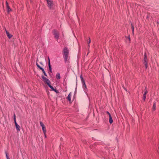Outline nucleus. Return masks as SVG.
Returning <instances> with one entry per match:
<instances>
[{
  "mask_svg": "<svg viewBox=\"0 0 159 159\" xmlns=\"http://www.w3.org/2000/svg\"><path fill=\"white\" fill-rule=\"evenodd\" d=\"M15 126L16 129L18 131H19L20 130V126L17 124H16V125H15Z\"/></svg>",
  "mask_w": 159,
  "mask_h": 159,
  "instance_id": "9b49d317",
  "label": "nucleus"
},
{
  "mask_svg": "<svg viewBox=\"0 0 159 159\" xmlns=\"http://www.w3.org/2000/svg\"><path fill=\"white\" fill-rule=\"evenodd\" d=\"M53 32L55 38L56 39H58L59 37V34L58 32L56 30H54L53 31Z\"/></svg>",
  "mask_w": 159,
  "mask_h": 159,
  "instance_id": "20e7f679",
  "label": "nucleus"
},
{
  "mask_svg": "<svg viewBox=\"0 0 159 159\" xmlns=\"http://www.w3.org/2000/svg\"><path fill=\"white\" fill-rule=\"evenodd\" d=\"M42 70V72H43V73L44 75L45 76H47V75L46 74V73L45 72L44 70V69L43 68L42 70Z\"/></svg>",
  "mask_w": 159,
  "mask_h": 159,
  "instance_id": "aec40b11",
  "label": "nucleus"
},
{
  "mask_svg": "<svg viewBox=\"0 0 159 159\" xmlns=\"http://www.w3.org/2000/svg\"><path fill=\"white\" fill-rule=\"evenodd\" d=\"M15 119H16V115H15V114H14V120H15Z\"/></svg>",
  "mask_w": 159,
  "mask_h": 159,
  "instance_id": "a878e982",
  "label": "nucleus"
},
{
  "mask_svg": "<svg viewBox=\"0 0 159 159\" xmlns=\"http://www.w3.org/2000/svg\"><path fill=\"white\" fill-rule=\"evenodd\" d=\"M42 127L44 134L45 135V137H46V129L45 126L44 125L43 126H42Z\"/></svg>",
  "mask_w": 159,
  "mask_h": 159,
  "instance_id": "0eeeda50",
  "label": "nucleus"
},
{
  "mask_svg": "<svg viewBox=\"0 0 159 159\" xmlns=\"http://www.w3.org/2000/svg\"><path fill=\"white\" fill-rule=\"evenodd\" d=\"M6 5H7V6H9L8 5V3H7V2L6 1Z\"/></svg>",
  "mask_w": 159,
  "mask_h": 159,
  "instance_id": "cd10ccee",
  "label": "nucleus"
},
{
  "mask_svg": "<svg viewBox=\"0 0 159 159\" xmlns=\"http://www.w3.org/2000/svg\"><path fill=\"white\" fill-rule=\"evenodd\" d=\"M129 40H130V38H129Z\"/></svg>",
  "mask_w": 159,
  "mask_h": 159,
  "instance_id": "2f4dec72",
  "label": "nucleus"
},
{
  "mask_svg": "<svg viewBox=\"0 0 159 159\" xmlns=\"http://www.w3.org/2000/svg\"><path fill=\"white\" fill-rule=\"evenodd\" d=\"M90 43V39L89 38V41H88V44H89L88 45V46L89 47V44Z\"/></svg>",
  "mask_w": 159,
  "mask_h": 159,
  "instance_id": "4be33fe9",
  "label": "nucleus"
},
{
  "mask_svg": "<svg viewBox=\"0 0 159 159\" xmlns=\"http://www.w3.org/2000/svg\"><path fill=\"white\" fill-rule=\"evenodd\" d=\"M63 52L64 53V61L65 62L66 61L68 58V51L66 47H65L64 49Z\"/></svg>",
  "mask_w": 159,
  "mask_h": 159,
  "instance_id": "f257e3e1",
  "label": "nucleus"
},
{
  "mask_svg": "<svg viewBox=\"0 0 159 159\" xmlns=\"http://www.w3.org/2000/svg\"><path fill=\"white\" fill-rule=\"evenodd\" d=\"M45 83L46 84L48 85H48H50V84L51 83L50 81L49 80H48V81H46Z\"/></svg>",
  "mask_w": 159,
  "mask_h": 159,
  "instance_id": "dca6fc26",
  "label": "nucleus"
},
{
  "mask_svg": "<svg viewBox=\"0 0 159 159\" xmlns=\"http://www.w3.org/2000/svg\"><path fill=\"white\" fill-rule=\"evenodd\" d=\"M36 65L37 66V67L40 70H42L43 69V68L42 67H41L40 66L38 65V64L37 63H36Z\"/></svg>",
  "mask_w": 159,
  "mask_h": 159,
  "instance_id": "6ab92c4d",
  "label": "nucleus"
},
{
  "mask_svg": "<svg viewBox=\"0 0 159 159\" xmlns=\"http://www.w3.org/2000/svg\"><path fill=\"white\" fill-rule=\"evenodd\" d=\"M48 4V6L50 8H51L53 5V3L52 1L51 0H46Z\"/></svg>",
  "mask_w": 159,
  "mask_h": 159,
  "instance_id": "423d86ee",
  "label": "nucleus"
},
{
  "mask_svg": "<svg viewBox=\"0 0 159 159\" xmlns=\"http://www.w3.org/2000/svg\"><path fill=\"white\" fill-rule=\"evenodd\" d=\"M7 11L8 13H9L11 11V9L10 8L9 6H7Z\"/></svg>",
  "mask_w": 159,
  "mask_h": 159,
  "instance_id": "f3484780",
  "label": "nucleus"
},
{
  "mask_svg": "<svg viewBox=\"0 0 159 159\" xmlns=\"http://www.w3.org/2000/svg\"><path fill=\"white\" fill-rule=\"evenodd\" d=\"M30 2H32V1H31V0H30Z\"/></svg>",
  "mask_w": 159,
  "mask_h": 159,
  "instance_id": "473e14b6",
  "label": "nucleus"
},
{
  "mask_svg": "<svg viewBox=\"0 0 159 159\" xmlns=\"http://www.w3.org/2000/svg\"><path fill=\"white\" fill-rule=\"evenodd\" d=\"M146 88H147V87H145V91L146 90H146Z\"/></svg>",
  "mask_w": 159,
  "mask_h": 159,
  "instance_id": "c756f323",
  "label": "nucleus"
},
{
  "mask_svg": "<svg viewBox=\"0 0 159 159\" xmlns=\"http://www.w3.org/2000/svg\"><path fill=\"white\" fill-rule=\"evenodd\" d=\"M56 78L57 79H60L61 78L60 74L57 73L56 75Z\"/></svg>",
  "mask_w": 159,
  "mask_h": 159,
  "instance_id": "4468645a",
  "label": "nucleus"
},
{
  "mask_svg": "<svg viewBox=\"0 0 159 159\" xmlns=\"http://www.w3.org/2000/svg\"><path fill=\"white\" fill-rule=\"evenodd\" d=\"M107 114L109 115V116H111L110 114L109 113V112H108L107 111Z\"/></svg>",
  "mask_w": 159,
  "mask_h": 159,
  "instance_id": "393cba45",
  "label": "nucleus"
},
{
  "mask_svg": "<svg viewBox=\"0 0 159 159\" xmlns=\"http://www.w3.org/2000/svg\"><path fill=\"white\" fill-rule=\"evenodd\" d=\"M80 78H81V81L82 82V84H83V88L84 89V91H85V92H86V90H87V87H86V86L85 84V83L84 82V79L82 77V76H80Z\"/></svg>",
  "mask_w": 159,
  "mask_h": 159,
  "instance_id": "f03ea898",
  "label": "nucleus"
},
{
  "mask_svg": "<svg viewBox=\"0 0 159 159\" xmlns=\"http://www.w3.org/2000/svg\"><path fill=\"white\" fill-rule=\"evenodd\" d=\"M143 63L145 66L146 69H147L148 67V59L145 53L144 55V62Z\"/></svg>",
  "mask_w": 159,
  "mask_h": 159,
  "instance_id": "39448f33",
  "label": "nucleus"
},
{
  "mask_svg": "<svg viewBox=\"0 0 159 159\" xmlns=\"http://www.w3.org/2000/svg\"><path fill=\"white\" fill-rule=\"evenodd\" d=\"M6 33L7 35V36L9 39H11L12 37V35L10 34L6 30Z\"/></svg>",
  "mask_w": 159,
  "mask_h": 159,
  "instance_id": "6e6552de",
  "label": "nucleus"
},
{
  "mask_svg": "<svg viewBox=\"0 0 159 159\" xmlns=\"http://www.w3.org/2000/svg\"><path fill=\"white\" fill-rule=\"evenodd\" d=\"M109 117V122L110 124H111L113 122V120L111 116H110Z\"/></svg>",
  "mask_w": 159,
  "mask_h": 159,
  "instance_id": "2eb2a0df",
  "label": "nucleus"
},
{
  "mask_svg": "<svg viewBox=\"0 0 159 159\" xmlns=\"http://www.w3.org/2000/svg\"><path fill=\"white\" fill-rule=\"evenodd\" d=\"M6 156L7 157V159H10V158H9V157L7 155V154L6 152Z\"/></svg>",
  "mask_w": 159,
  "mask_h": 159,
  "instance_id": "b1692460",
  "label": "nucleus"
},
{
  "mask_svg": "<svg viewBox=\"0 0 159 159\" xmlns=\"http://www.w3.org/2000/svg\"><path fill=\"white\" fill-rule=\"evenodd\" d=\"M62 139H62V138H61V140H62Z\"/></svg>",
  "mask_w": 159,
  "mask_h": 159,
  "instance_id": "7c9ffc66",
  "label": "nucleus"
},
{
  "mask_svg": "<svg viewBox=\"0 0 159 159\" xmlns=\"http://www.w3.org/2000/svg\"><path fill=\"white\" fill-rule=\"evenodd\" d=\"M148 93V91L147 90H146L145 91V92H144V93L143 94V99L144 100V101H145V99H146V94Z\"/></svg>",
  "mask_w": 159,
  "mask_h": 159,
  "instance_id": "9d476101",
  "label": "nucleus"
},
{
  "mask_svg": "<svg viewBox=\"0 0 159 159\" xmlns=\"http://www.w3.org/2000/svg\"><path fill=\"white\" fill-rule=\"evenodd\" d=\"M14 122H15V125H16V124H17L16 122V119H15V120H14Z\"/></svg>",
  "mask_w": 159,
  "mask_h": 159,
  "instance_id": "c85d7f7f",
  "label": "nucleus"
},
{
  "mask_svg": "<svg viewBox=\"0 0 159 159\" xmlns=\"http://www.w3.org/2000/svg\"><path fill=\"white\" fill-rule=\"evenodd\" d=\"M71 93H70L69 94L68 97L67 98V99L69 101V102H70L71 101Z\"/></svg>",
  "mask_w": 159,
  "mask_h": 159,
  "instance_id": "1a4fd4ad",
  "label": "nucleus"
},
{
  "mask_svg": "<svg viewBox=\"0 0 159 159\" xmlns=\"http://www.w3.org/2000/svg\"><path fill=\"white\" fill-rule=\"evenodd\" d=\"M131 28H132V33L133 34H134V26L132 25V27H131Z\"/></svg>",
  "mask_w": 159,
  "mask_h": 159,
  "instance_id": "412c9836",
  "label": "nucleus"
},
{
  "mask_svg": "<svg viewBox=\"0 0 159 159\" xmlns=\"http://www.w3.org/2000/svg\"><path fill=\"white\" fill-rule=\"evenodd\" d=\"M48 68H49V70H48V73L49 74V75H50V73L52 72V68L51 64H50V59L48 57Z\"/></svg>",
  "mask_w": 159,
  "mask_h": 159,
  "instance_id": "7ed1b4c3",
  "label": "nucleus"
},
{
  "mask_svg": "<svg viewBox=\"0 0 159 159\" xmlns=\"http://www.w3.org/2000/svg\"><path fill=\"white\" fill-rule=\"evenodd\" d=\"M156 108V102H154L153 106V107H152V110L153 111L155 110Z\"/></svg>",
  "mask_w": 159,
  "mask_h": 159,
  "instance_id": "ddd939ff",
  "label": "nucleus"
},
{
  "mask_svg": "<svg viewBox=\"0 0 159 159\" xmlns=\"http://www.w3.org/2000/svg\"><path fill=\"white\" fill-rule=\"evenodd\" d=\"M48 86L52 90H55V89H54L53 87L51 86V85H48Z\"/></svg>",
  "mask_w": 159,
  "mask_h": 159,
  "instance_id": "a211bd4d",
  "label": "nucleus"
},
{
  "mask_svg": "<svg viewBox=\"0 0 159 159\" xmlns=\"http://www.w3.org/2000/svg\"><path fill=\"white\" fill-rule=\"evenodd\" d=\"M56 93H58V91L56 89H55V90H53Z\"/></svg>",
  "mask_w": 159,
  "mask_h": 159,
  "instance_id": "bb28decb",
  "label": "nucleus"
},
{
  "mask_svg": "<svg viewBox=\"0 0 159 159\" xmlns=\"http://www.w3.org/2000/svg\"><path fill=\"white\" fill-rule=\"evenodd\" d=\"M42 77L43 79V81H44V82L48 80V79L46 78L45 77H44L43 75L42 76Z\"/></svg>",
  "mask_w": 159,
  "mask_h": 159,
  "instance_id": "f8f14e48",
  "label": "nucleus"
},
{
  "mask_svg": "<svg viewBox=\"0 0 159 159\" xmlns=\"http://www.w3.org/2000/svg\"><path fill=\"white\" fill-rule=\"evenodd\" d=\"M40 125L42 126H43L44 125V124H43V123L41 122V121H40Z\"/></svg>",
  "mask_w": 159,
  "mask_h": 159,
  "instance_id": "5701e85b",
  "label": "nucleus"
}]
</instances>
